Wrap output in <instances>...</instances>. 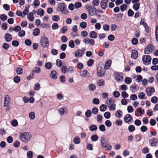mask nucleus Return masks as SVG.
I'll list each match as a JSON object with an SVG mask.
<instances>
[{
  "mask_svg": "<svg viewBox=\"0 0 158 158\" xmlns=\"http://www.w3.org/2000/svg\"><path fill=\"white\" fill-rule=\"evenodd\" d=\"M100 110L102 112L105 111L107 109L106 106L105 104H103L99 107Z\"/></svg>",
  "mask_w": 158,
  "mask_h": 158,
  "instance_id": "33",
  "label": "nucleus"
},
{
  "mask_svg": "<svg viewBox=\"0 0 158 158\" xmlns=\"http://www.w3.org/2000/svg\"><path fill=\"white\" fill-rule=\"evenodd\" d=\"M89 14L91 16H94L96 15L97 9L93 6H85Z\"/></svg>",
  "mask_w": 158,
  "mask_h": 158,
  "instance_id": "5",
  "label": "nucleus"
},
{
  "mask_svg": "<svg viewBox=\"0 0 158 158\" xmlns=\"http://www.w3.org/2000/svg\"><path fill=\"white\" fill-rule=\"evenodd\" d=\"M40 43L41 46L44 48H47L49 46L48 40L45 36H43L41 38Z\"/></svg>",
  "mask_w": 158,
  "mask_h": 158,
  "instance_id": "4",
  "label": "nucleus"
},
{
  "mask_svg": "<svg viewBox=\"0 0 158 158\" xmlns=\"http://www.w3.org/2000/svg\"><path fill=\"white\" fill-rule=\"evenodd\" d=\"M92 102L94 104L98 105L99 104L100 101L98 98H95L93 99Z\"/></svg>",
  "mask_w": 158,
  "mask_h": 158,
  "instance_id": "48",
  "label": "nucleus"
},
{
  "mask_svg": "<svg viewBox=\"0 0 158 158\" xmlns=\"http://www.w3.org/2000/svg\"><path fill=\"white\" fill-rule=\"evenodd\" d=\"M58 10L64 15H66L69 13V10L66 8L65 5L63 3H60L58 6Z\"/></svg>",
  "mask_w": 158,
  "mask_h": 158,
  "instance_id": "2",
  "label": "nucleus"
},
{
  "mask_svg": "<svg viewBox=\"0 0 158 158\" xmlns=\"http://www.w3.org/2000/svg\"><path fill=\"white\" fill-rule=\"evenodd\" d=\"M25 34V32L23 30H22L18 33L19 36L21 37L24 36Z\"/></svg>",
  "mask_w": 158,
  "mask_h": 158,
  "instance_id": "52",
  "label": "nucleus"
},
{
  "mask_svg": "<svg viewBox=\"0 0 158 158\" xmlns=\"http://www.w3.org/2000/svg\"><path fill=\"white\" fill-rule=\"evenodd\" d=\"M116 78L117 81H119L122 80L123 78L122 75H120L119 74H117Z\"/></svg>",
  "mask_w": 158,
  "mask_h": 158,
  "instance_id": "45",
  "label": "nucleus"
},
{
  "mask_svg": "<svg viewBox=\"0 0 158 158\" xmlns=\"http://www.w3.org/2000/svg\"><path fill=\"white\" fill-rule=\"evenodd\" d=\"M5 39L6 42H10L12 39L11 35L9 33L6 34L5 35Z\"/></svg>",
  "mask_w": 158,
  "mask_h": 158,
  "instance_id": "18",
  "label": "nucleus"
},
{
  "mask_svg": "<svg viewBox=\"0 0 158 158\" xmlns=\"http://www.w3.org/2000/svg\"><path fill=\"white\" fill-rule=\"evenodd\" d=\"M120 93L117 91H114L113 93V95L115 98H118L120 96Z\"/></svg>",
  "mask_w": 158,
  "mask_h": 158,
  "instance_id": "46",
  "label": "nucleus"
},
{
  "mask_svg": "<svg viewBox=\"0 0 158 158\" xmlns=\"http://www.w3.org/2000/svg\"><path fill=\"white\" fill-rule=\"evenodd\" d=\"M61 71L63 73L65 74L66 72H68V67L65 66H62L61 68Z\"/></svg>",
  "mask_w": 158,
  "mask_h": 158,
  "instance_id": "24",
  "label": "nucleus"
},
{
  "mask_svg": "<svg viewBox=\"0 0 158 158\" xmlns=\"http://www.w3.org/2000/svg\"><path fill=\"white\" fill-rule=\"evenodd\" d=\"M131 79L129 77H127L125 78L124 81L127 84H129L131 82Z\"/></svg>",
  "mask_w": 158,
  "mask_h": 158,
  "instance_id": "40",
  "label": "nucleus"
},
{
  "mask_svg": "<svg viewBox=\"0 0 158 158\" xmlns=\"http://www.w3.org/2000/svg\"><path fill=\"white\" fill-rule=\"evenodd\" d=\"M114 102L115 101L112 98H110L106 99L105 102V103L107 105V106H108L109 105L112 104L114 103Z\"/></svg>",
  "mask_w": 158,
  "mask_h": 158,
  "instance_id": "14",
  "label": "nucleus"
},
{
  "mask_svg": "<svg viewBox=\"0 0 158 158\" xmlns=\"http://www.w3.org/2000/svg\"><path fill=\"white\" fill-rule=\"evenodd\" d=\"M92 5L94 6H98L100 3L99 0H93L92 2Z\"/></svg>",
  "mask_w": 158,
  "mask_h": 158,
  "instance_id": "32",
  "label": "nucleus"
},
{
  "mask_svg": "<svg viewBox=\"0 0 158 158\" xmlns=\"http://www.w3.org/2000/svg\"><path fill=\"white\" fill-rule=\"evenodd\" d=\"M127 5L123 4L121 5L120 6V10L121 11H123L127 9Z\"/></svg>",
  "mask_w": 158,
  "mask_h": 158,
  "instance_id": "38",
  "label": "nucleus"
},
{
  "mask_svg": "<svg viewBox=\"0 0 158 158\" xmlns=\"http://www.w3.org/2000/svg\"><path fill=\"white\" fill-rule=\"evenodd\" d=\"M121 96L124 98H127L128 97V94L125 91H123L121 93Z\"/></svg>",
  "mask_w": 158,
  "mask_h": 158,
  "instance_id": "57",
  "label": "nucleus"
},
{
  "mask_svg": "<svg viewBox=\"0 0 158 158\" xmlns=\"http://www.w3.org/2000/svg\"><path fill=\"white\" fill-rule=\"evenodd\" d=\"M44 11L43 9L40 8L38 10L37 14L38 15H40L41 17L44 16Z\"/></svg>",
  "mask_w": 158,
  "mask_h": 158,
  "instance_id": "25",
  "label": "nucleus"
},
{
  "mask_svg": "<svg viewBox=\"0 0 158 158\" xmlns=\"http://www.w3.org/2000/svg\"><path fill=\"white\" fill-rule=\"evenodd\" d=\"M90 75V73L85 70L81 71L80 73V76L85 78L89 77Z\"/></svg>",
  "mask_w": 158,
  "mask_h": 158,
  "instance_id": "12",
  "label": "nucleus"
},
{
  "mask_svg": "<svg viewBox=\"0 0 158 158\" xmlns=\"http://www.w3.org/2000/svg\"><path fill=\"white\" fill-rule=\"evenodd\" d=\"M128 129L129 131L132 132L135 131V127L134 125H131L128 127Z\"/></svg>",
  "mask_w": 158,
  "mask_h": 158,
  "instance_id": "43",
  "label": "nucleus"
},
{
  "mask_svg": "<svg viewBox=\"0 0 158 158\" xmlns=\"http://www.w3.org/2000/svg\"><path fill=\"white\" fill-rule=\"evenodd\" d=\"M29 10L26 7L25 10H23L22 12V15L23 17H24L28 12Z\"/></svg>",
  "mask_w": 158,
  "mask_h": 158,
  "instance_id": "59",
  "label": "nucleus"
},
{
  "mask_svg": "<svg viewBox=\"0 0 158 158\" xmlns=\"http://www.w3.org/2000/svg\"><path fill=\"white\" fill-rule=\"evenodd\" d=\"M56 72L55 71H52L50 74V77L53 79H56L57 78V77L56 75Z\"/></svg>",
  "mask_w": 158,
  "mask_h": 158,
  "instance_id": "30",
  "label": "nucleus"
},
{
  "mask_svg": "<svg viewBox=\"0 0 158 158\" xmlns=\"http://www.w3.org/2000/svg\"><path fill=\"white\" fill-rule=\"evenodd\" d=\"M16 72L18 75H21L23 73V70L22 68L18 67L16 69Z\"/></svg>",
  "mask_w": 158,
  "mask_h": 158,
  "instance_id": "31",
  "label": "nucleus"
},
{
  "mask_svg": "<svg viewBox=\"0 0 158 158\" xmlns=\"http://www.w3.org/2000/svg\"><path fill=\"white\" fill-rule=\"evenodd\" d=\"M145 94L144 93L140 92L139 94L138 95V97L139 98L141 99H145Z\"/></svg>",
  "mask_w": 158,
  "mask_h": 158,
  "instance_id": "35",
  "label": "nucleus"
},
{
  "mask_svg": "<svg viewBox=\"0 0 158 158\" xmlns=\"http://www.w3.org/2000/svg\"><path fill=\"white\" fill-rule=\"evenodd\" d=\"M104 117L106 119H109L110 118V114L109 112H106L104 114Z\"/></svg>",
  "mask_w": 158,
  "mask_h": 158,
  "instance_id": "41",
  "label": "nucleus"
},
{
  "mask_svg": "<svg viewBox=\"0 0 158 158\" xmlns=\"http://www.w3.org/2000/svg\"><path fill=\"white\" fill-rule=\"evenodd\" d=\"M157 140L155 138H153L150 140V143L151 146L152 147H155L156 146L157 143Z\"/></svg>",
  "mask_w": 158,
  "mask_h": 158,
  "instance_id": "17",
  "label": "nucleus"
},
{
  "mask_svg": "<svg viewBox=\"0 0 158 158\" xmlns=\"http://www.w3.org/2000/svg\"><path fill=\"white\" fill-rule=\"evenodd\" d=\"M98 137L96 135H94L91 136V139L93 141H96L98 139Z\"/></svg>",
  "mask_w": 158,
  "mask_h": 158,
  "instance_id": "47",
  "label": "nucleus"
},
{
  "mask_svg": "<svg viewBox=\"0 0 158 158\" xmlns=\"http://www.w3.org/2000/svg\"><path fill=\"white\" fill-rule=\"evenodd\" d=\"M10 103V96L8 95H6L5 97L4 106H8Z\"/></svg>",
  "mask_w": 158,
  "mask_h": 158,
  "instance_id": "10",
  "label": "nucleus"
},
{
  "mask_svg": "<svg viewBox=\"0 0 158 158\" xmlns=\"http://www.w3.org/2000/svg\"><path fill=\"white\" fill-rule=\"evenodd\" d=\"M3 48L5 50H7L9 47V45L7 43H4L2 45Z\"/></svg>",
  "mask_w": 158,
  "mask_h": 158,
  "instance_id": "64",
  "label": "nucleus"
},
{
  "mask_svg": "<svg viewBox=\"0 0 158 158\" xmlns=\"http://www.w3.org/2000/svg\"><path fill=\"white\" fill-rule=\"evenodd\" d=\"M89 89L91 91H94L96 89V85L94 84L91 83L88 86Z\"/></svg>",
  "mask_w": 158,
  "mask_h": 158,
  "instance_id": "20",
  "label": "nucleus"
},
{
  "mask_svg": "<svg viewBox=\"0 0 158 158\" xmlns=\"http://www.w3.org/2000/svg\"><path fill=\"white\" fill-rule=\"evenodd\" d=\"M154 46L151 44L148 45L145 50V54H149L151 53L154 50Z\"/></svg>",
  "mask_w": 158,
  "mask_h": 158,
  "instance_id": "7",
  "label": "nucleus"
},
{
  "mask_svg": "<svg viewBox=\"0 0 158 158\" xmlns=\"http://www.w3.org/2000/svg\"><path fill=\"white\" fill-rule=\"evenodd\" d=\"M127 110L129 113H131L133 111L134 109L131 106H129L127 107Z\"/></svg>",
  "mask_w": 158,
  "mask_h": 158,
  "instance_id": "63",
  "label": "nucleus"
},
{
  "mask_svg": "<svg viewBox=\"0 0 158 158\" xmlns=\"http://www.w3.org/2000/svg\"><path fill=\"white\" fill-rule=\"evenodd\" d=\"M111 62V61L110 60H107L105 63L104 66V69H108L110 66Z\"/></svg>",
  "mask_w": 158,
  "mask_h": 158,
  "instance_id": "23",
  "label": "nucleus"
},
{
  "mask_svg": "<svg viewBox=\"0 0 158 158\" xmlns=\"http://www.w3.org/2000/svg\"><path fill=\"white\" fill-rule=\"evenodd\" d=\"M19 137L20 140L25 143L29 142L31 139V135L30 132H28L21 133Z\"/></svg>",
  "mask_w": 158,
  "mask_h": 158,
  "instance_id": "1",
  "label": "nucleus"
},
{
  "mask_svg": "<svg viewBox=\"0 0 158 158\" xmlns=\"http://www.w3.org/2000/svg\"><path fill=\"white\" fill-rule=\"evenodd\" d=\"M29 117L31 120H34L35 118V114L34 112L31 111L29 114Z\"/></svg>",
  "mask_w": 158,
  "mask_h": 158,
  "instance_id": "28",
  "label": "nucleus"
},
{
  "mask_svg": "<svg viewBox=\"0 0 158 158\" xmlns=\"http://www.w3.org/2000/svg\"><path fill=\"white\" fill-rule=\"evenodd\" d=\"M138 56V52L136 50H132L131 52V57L134 59H136Z\"/></svg>",
  "mask_w": 158,
  "mask_h": 158,
  "instance_id": "19",
  "label": "nucleus"
},
{
  "mask_svg": "<svg viewBox=\"0 0 158 158\" xmlns=\"http://www.w3.org/2000/svg\"><path fill=\"white\" fill-rule=\"evenodd\" d=\"M14 81L16 83H18L19 82L20 80V77L18 76H17L15 77L13 79Z\"/></svg>",
  "mask_w": 158,
  "mask_h": 158,
  "instance_id": "53",
  "label": "nucleus"
},
{
  "mask_svg": "<svg viewBox=\"0 0 158 158\" xmlns=\"http://www.w3.org/2000/svg\"><path fill=\"white\" fill-rule=\"evenodd\" d=\"M140 24L141 25H142L143 26L146 32L148 33L149 32V30L148 26L143 19H141V20Z\"/></svg>",
  "mask_w": 158,
  "mask_h": 158,
  "instance_id": "15",
  "label": "nucleus"
},
{
  "mask_svg": "<svg viewBox=\"0 0 158 158\" xmlns=\"http://www.w3.org/2000/svg\"><path fill=\"white\" fill-rule=\"evenodd\" d=\"M138 40L136 38H133L131 40V42L132 44L135 45L137 44L138 43Z\"/></svg>",
  "mask_w": 158,
  "mask_h": 158,
  "instance_id": "61",
  "label": "nucleus"
},
{
  "mask_svg": "<svg viewBox=\"0 0 158 158\" xmlns=\"http://www.w3.org/2000/svg\"><path fill=\"white\" fill-rule=\"evenodd\" d=\"M27 18L31 21L32 22L34 20V18L32 12H30L27 15Z\"/></svg>",
  "mask_w": 158,
  "mask_h": 158,
  "instance_id": "26",
  "label": "nucleus"
},
{
  "mask_svg": "<svg viewBox=\"0 0 158 158\" xmlns=\"http://www.w3.org/2000/svg\"><path fill=\"white\" fill-rule=\"evenodd\" d=\"M109 0H102L100 2V6L103 10H105L107 7V3Z\"/></svg>",
  "mask_w": 158,
  "mask_h": 158,
  "instance_id": "9",
  "label": "nucleus"
},
{
  "mask_svg": "<svg viewBox=\"0 0 158 158\" xmlns=\"http://www.w3.org/2000/svg\"><path fill=\"white\" fill-rule=\"evenodd\" d=\"M60 18L58 15H54L52 17V20L53 21L57 22L59 20Z\"/></svg>",
  "mask_w": 158,
  "mask_h": 158,
  "instance_id": "39",
  "label": "nucleus"
},
{
  "mask_svg": "<svg viewBox=\"0 0 158 158\" xmlns=\"http://www.w3.org/2000/svg\"><path fill=\"white\" fill-rule=\"evenodd\" d=\"M123 115V112L121 110H118L115 114V116L117 118H120L122 117Z\"/></svg>",
  "mask_w": 158,
  "mask_h": 158,
  "instance_id": "21",
  "label": "nucleus"
},
{
  "mask_svg": "<svg viewBox=\"0 0 158 158\" xmlns=\"http://www.w3.org/2000/svg\"><path fill=\"white\" fill-rule=\"evenodd\" d=\"M132 119V117L130 114H127L124 117V120L127 123L130 122Z\"/></svg>",
  "mask_w": 158,
  "mask_h": 158,
  "instance_id": "16",
  "label": "nucleus"
},
{
  "mask_svg": "<svg viewBox=\"0 0 158 158\" xmlns=\"http://www.w3.org/2000/svg\"><path fill=\"white\" fill-rule=\"evenodd\" d=\"M130 99L132 100L135 101L137 99V97L135 94H131L130 97Z\"/></svg>",
  "mask_w": 158,
  "mask_h": 158,
  "instance_id": "58",
  "label": "nucleus"
},
{
  "mask_svg": "<svg viewBox=\"0 0 158 158\" xmlns=\"http://www.w3.org/2000/svg\"><path fill=\"white\" fill-rule=\"evenodd\" d=\"M140 6V4L136 3L134 4L133 5V8L136 11L139 10Z\"/></svg>",
  "mask_w": 158,
  "mask_h": 158,
  "instance_id": "36",
  "label": "nucleus"
},
{
  "mask_svg": "<svg viewBox=\"0 0 158 158\" xmlns=\"http://www.w3.org/2000/svg\"><path fill=\"white\" fill-rule=\"evenodd\" d=\"M119 89L120 90L125 91L127 89V86L123 84L121 85Z\"/></svg>",
  "mask_w": 158,
  "mask_h": 158,
  "instance_id": "54",
  "label": "nucleus"
},
{
  "mask_svg": "<svg viewBox=\"0 0 158 158\" xmlns=\"http://www.w3.org/2000/svg\"><path fill=\"white\" fill-rule=\"evenodd\" d=\"M56 66L58 67H60L62 65V62L61 61L60 59H57L56 60Z\"/></svg>",
  "mask_w": 158,
  "mask_h": 158,
  "instance_id": "55",
  "label": "nucleus"
},
{
  "mask_svg": "<svg viewBox=\"0 0 158 158\" xmlns=\"http://www.w3.org/2000/svg\"><path fill=\"white\" fill-rule=\"evenodd\" d=\"M97 73L98 77H102L104 75L105 71L101 67H99L98 69Z\"/></svg>",
  "mask_w": 158,
  "mask_h": 158,
  "instance_id": "11",
  "label": "nucleus"
},
{
  "mask_svg": "<svg viewBox=\"0 0 158 158\" xmlns=\"http://www.w3.org/2000/svg\"><path fill=\"white\" fill-rule=\"evenodd\" d=\"M80 139L79 137L77 136L73 139V142L76 144H79L80 143Z\"/></svg>",
  "mask_w": 158,
  "mask_h": 158,
  "instance_id": "44",
  "label": "nucleus"
},
{
  "mask_svg": "<svg viewBox=\"0 0 158 158\" xmlns=\"http://www.w3.org/2000/svg\"><path fill=\"white\" fill-rule=\"evenodd\" d=\"M0 18L2 20L5 21L7 19V16L5 14H2L0 16Z\"/></svg>",
  "mask_w": 158,
  "mask_h": 158,
  "instance_id": "62",
  "label": "nucleus"
},
{
  "mask_svg": "<svg viewBox=\"0 0 158 158\" xmlns=\"http://www.w3.org/2000/svg\"><path fill=\"white\" fill-rule=\"evenodd\" d=\"M107 38L108 40L112 41L114 40L115 37L113 35H110L108 36Z\"/></svg>",
  "mask_w": 158,
  "mask_h": 158,
  "instance_id": "56",
  "label": "nucleus"
},
{
  "mask_svg": "<svg viewBox=\"0 0 158 158\" xmlns=\"http://www.w3.org/2000/svg\"><path fill=\"white\" fill-rule=\"evenodd\" d=\"M104 83L105 81L102 79L99 80L97 82V85L100 86L104 85Z\"/></svg>",
  "mask_w": 158,
  "mask_h": 158,
  "instance_id": "34",
  "label": "nucleus"
},
{
  "mask_svg": "<svg viewBox=\"0 0 158 158\" xmlns=\"http://www.w3.org/2000/svg\"><path fill=\"white\" fill-rule=\"evenodd\" d=\"M134 123L137 126H139L141 123V121L139 119H136L134 121Z\"/></svg>",
  "mask_w": 158,
  "mask_h": 158,
  "instance_id": "60",
  "label": "nucleus"
},
{
  "mask_svg": "<svg viewBox=\"0 0 158 158\" xmlns=\"http://www.w3.org/2000/svg\"><path fill=\"white\" fill-rule=\"evenodd\" d=\"M59 27L58 24L56 23H54L52 26V29L53 30H56Z\"/></svg>",
  "mask_w": 158,
  "mask_h": 158,
  "instance_id": "49",
  "label": "nucleus"
},
{
  "mask_svg": "<svg viewBox=\"0 0 158 158\" xmlns=\"http://www.w3.org/2000/svg\"><path fill=\"white\" fill-rule=\"evenodd\" d=\"M11 123L12 125L14 127H16L18 124V122L16 119H14L12 120L11 121Z\"/></svg>",
  "mask_w": 158,
  "mask_h": 158,
  "instance_id": "37",
  "label": "nucleus"
},
{
  "mask_svg": "<svg viewBox=\"0 0 158 158\" xmlns=\"http://www.w3.org/2000/svg\"><path fill=\"white\" fill-rule=\"evenodd\" d=\"M97 118L98 122L102 123V116L99 114H98L97 115Z\"/></svg>",
  "mask_w": 158,
  "mask_h": 158,
  "instance_id": "51",
  "label": "nucleus"
},
{
  "mask_svg": "<svg viewBox=\"0 0 158 158\" xmlns=\"http://www.w3.org/2000/svg\"><path fill=\"white\" fill-rule=\"evenodd\" d=\"M40 33V29L39 28H36L34 29L33 34L34 36H36L39 35Z\"/></svg>",
  "mask_w": 158,
  "mask_h": 158,
  "instance_id": "29",
  "label": "nucleus"
},
{
  "mask_svg": "<svg viewBox=\"0 0 158 158\" xmlns=\"http://www.w3.org/2000/svg\"><path fill=\"white\" fill-rule=\"evenodd\" d=\"M97 34L94 31H91L89 33V37L91 38H96L97 37Z\"/></svg>",
  "mask_w": 158,
  "mask_h": 158,
  "instance_id": "22",
  "label": "nucleus"
},
{
  "mask_svg": "<svg viewBox=\"0 0 158 158\" xmlns=\"http://www.w3.org/2000/svg\"><path fill=\"white\" fill-rule=\"evenodd\" d=\"M151 58L148 55H144L143 56L142 60L143 63L145 65H148L150 64Z\"/></svg>",
  "mask_w": 158,
  "mask_h": 158,
  "instance_id": "6",
  "label": "nucleus"
},
{
  "mask_svg": "<svg viewBox=\"0 0 158 158\" xmlns=\"http://www.w3.org/2000/svg\"><path fill=\"white\" fill-rule=\"evenodd\" d=\"M87 25V23L85 22H82L80 23V26L81 28L85 29Z\"/></svg>",
  "mask_w": 158,
  "mask_h": 158,
  "instance_id": "42",
  "label": "nucleus"
},
{
  "mask_svg": "<svg viewBox=\"0 0 158 158\" xmlns=\"http://www.w3.org/2000/svg\"><path fill=\"white\" fill-rule=\"evenodd\" d=\"M116 104L114 103L108 106V107L109 108L110 111H114L116 109Z\"/></svg>",
  "mask_w": 158,
  "mask_h": 158,
  "instance_id": "27",
  "label": "nucleus"
},
{
  "mask_svg": "<svg viewBox=\"0 0 158 158\" xmlns=\"http://www.w3.org/2000/svg\"><path fill=\"white\" fill-rule=\"evenodd\" d=\"M85 50V48H82L81 49H78L77 50L75 53L74 56L76 57H81L84 53V51Z\"/></svg>",
  "mask_w": 158,
  "mask_h": 158,
  "instance_id": "8",
  "label": "nucleus"
},
{
  "mask_svg": "<svg viewBox=\"0 0 158 158\" xmlns=\"http://www.w3.org/2000/svg\"><path fill=\"white\" fill-rule=\"evenodd\" d=\"M155 91V89L154 88L152 87L148 88L145 90V92L148 96H151L152 94V93Z\"/></svg>",
  "mask_w": 158,
  "mask_h": 158,
  "instance_id": "13",
  "label": "nucleus"
},
{
  "mask_svg": "<svg viewBox=\"0 0 158 158\" xmlns=\"http://www.w3.org/2000/svg\"><path fill=\"white\" fill-rule=\"evenodd\" d=\"M45 66L48 69H50L52 67V64L49 62H48L45 64Z\"/></svg>",
  "mask_w": 158,
  "mask_h": 158,
  "instance_id": "50",
  "label": "nucleus"
},
{
  "mask_svg": "<svg viewBox=\"0 0 158 158\" xmlns=\"http://www.w3.org/2000/svg\"><path fill=\"white\" fill-rule=\"evenodd\" d=\"M101 143L103 148H105L106 150L110 151L112 147L110 144L107 143V142L105 140V138L103 137L101 138Z\"/></svg>",
  "mask_w": 158,
  "mask_h": 158,
  "instance_id": "3",
  "label": "nucleus"
}]
</instances>
